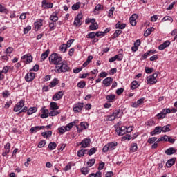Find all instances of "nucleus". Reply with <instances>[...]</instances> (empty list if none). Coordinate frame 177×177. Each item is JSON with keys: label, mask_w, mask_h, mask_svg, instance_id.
Returning <instances> with one entry per match:
<instances>
[{"label": "nucleus", "mask_w": 177, "mask_h": 177, "mask_svg": "<svg viewBox=\"0 0 177 177\" xmlns=\"http://www.w3.org/2000/svg\"><path fill=\"white\" fill-rule=\"evenodd\" d=\"M48 60L51 64L59 66L62 62V57L57 53H53L50 55Z\"/></svg>", "instance_id": "f257e3e1"}, {"label": "nucleus", "mask_w": 177, "mask_h": 177, "mask_svg": "<svg viewBox=\"0 0 177 177\" xmlns=\"http://www.w3.org/2000/svg\"><path fill=\"white\" fill-rule=\"evenodd\" d=\"M118 143L117 142H112L106 144L103 148L102 151L103 153H107L109 150L112 151V150H115V148L117 147V145Z\"/></svg>", "instance_id": "f03ea898"}, {"label": "nucleus", "mask_w": 177, "mask_h": 177, "mask_svg": "<svg viewBox=\"0 0 177 177\" xmlns=\"http://www.w3.org/2000/svg\"><path fill=\"white\" fill-rule=\"evenodd\" d=\"M60 64V66L55 67V73H58L59 74H60V73H66V71H68L69 68L67 64L61 62Z\"/></svg>", "instance_id": "7ed1b4c3"}, {"label": "nucleus", "mask_w": 177, "mask_h": 177, "mask_svg": "<svg viewBox=\"0 0 177 177\" xmlns=\"http://www.w3.org/2000/svg\"><path fill=\"white\" fill-rule=\"evenodd\" d=\"M157 77H158V73H157L147 77V82L148 85H154V84H157Z\"/></svg>", "instance_id": "20e7f679"}, {"label": "nucleus", "mask_w": 177, "mask_h": 177, "mask_svg": "<svg viewBox=\"0 0 177 177\" xmlns=\"http://www.w3.org/2000/svg\"><path fill=\"white\" fill-rule=\"evenodd\" d=\"M171 113L170 109H164L162 111L156 115V117L160 120V118H165L167 114H169Z\"/></svg>", "instance_id": "39448f33"}, {"label": "nucleus", "mask_w": 177, "mask_h": 177, "mask_svg": "<svg viewBox=\"0 0 177 177\" xmlns=\"http://www.w3.org/2000/svg\"><path fill=\"white\" fill-rule=\"evenodd\" d=\"M116 133L119 136H122L127 133V127L122 126V127H117Z\"/></svg>", "instance_id": "423d86ee"}, {"label": "nucleus", "mask_w": 177, "mask_h": 177, "mask_svg": "<svg viewBox=\"0 0 177 177\" xmlns=\"http://www.w3.org/2000/svg\"><path fill=\"white\" fill-rule=\"evenodd\" d=\"M91 145V139L90 138H84L81 142V148L82 149H86V147H89Z\"/></svg>", "instance_id": "0eeeda50"}, {"label": "nucleus", "mask_w": 177, "mask_h": 177, "mask_svg": "<svg viewBox=\"0 0 177 177\" xmlns=\"http://www.w3.org/2000/svg\"><path fill=\"white\" fill-rule=\"evenodd\" d=\"M24 106V100H21L20 102H19L14 107V111L15 113H17V111H20L21 109Z\"/></svg>", "instance_id": "6e6552de"}, {"label": "nucleus", "mask_w": 177, "mask_h": 177, "mask_svg": "<svg viewBox=\"0 0 177 177\" xmlns=\"http://www.w3.org/2000/svg\"><path fill=\"white\" fill-rule=\"evenodd\" d=\"M81 20H82V14H78L75 18V21L73 23L74 26H81V24H82V23H81Z\"/></svg>", "instance_id": "1a4fd4ad"}, {"label": "nucleus", "mask_w": 177, "mask_h": 177, "mask_svg": "<svg viewBox=\"0 0 177 177\" xmlns=\"http://www.w3.org/2000/svg\"><path fill=\"white\" fill-rule=\"evenodd\" d=\"M162 132V127L161 126H158L155 127L154 130L150 133L151 136H154V135H160V133Z\"/></svg>", "instance_id": "9d476101"}, {"label": "nucleus", "mask_w": 177, "mask_h": 177, "mask_svg": "<svg viewBox=\"0 0 177 177\" xmlns=\"http://www.w3.org/2000/svg\"><path fill=\"white\" fill-rule=\"evenodd\" d=\"M82 109H84V103L79 102L73 107V111L74 113H80Z\"/></svg>", "instance_id": "9b49d317"}, {"label": "nucleus", "mask_w": 177, "mask_h": 177, "mask_svg": "<svg viewBox=\"0 0 177 177\" xmlns=\"http://www.w3.org/2000/svg\"><path fill=\"white\" fill-rule=\"evenodd\" d=\"M35 78V73H28L25 76V80L27 82H30Z\"/></svg>", "instance_id": "f8f14e48"}, {"label": "nucleus", "mask_w": 177, "mask_h": 177, "mask_svg": "<svg viewBox=\"0 0 177 177\" xmlns=\"http://www.w3.org/2000/svg\"><path fill=\"white\" fill-rule=\"evenodd\" d=\"M41 4L44 9H51V8H53V3H48L46 0H43Z\"/></svg>", "instance_id": "ddd939ff"}, {"label": "nucleus", "mask_w": 177, "mask_h": 177, "mask_svg": "<svg viewBox=\"0 0 177 177\" xmlns=\"http://www.w3.org/2000/svg\"><path fill=\"white\" fill-rule=\"evenodd\" d=\"M63 95H64V93L63 91H59L58 93H55L53 97V100L56 102L57 100H60L63 97Z\"/></svg>", "instance_id": "4468645a"}, {"label": "nucleus", "mask_w": 177, "mask_h": 177, "mask_svg": "<svg viewBox=\"0 0 177 177\" xmlns=\"http://www.w3.org/2000/svg\"><path fill=\"white\" fill-rule=\"evenodd\" d=\"M44 21L42 19H39V21L35 22V31H38L41 27H42Z\"/></svg>", "instance_id": "2eb2a0df"}, {"label": "nucleus", "mask_w": 177, "mask_h": 177, "mask_svg": "<svg viewBox=\"0 0 177 177\" xmlns=\"http://www.w3.org/2000/svg\"><path fill=\"white\" fill-rule=\"evenodd\" d=\"M111 82H113V77H108L103 80V84L106 87L110 86V85H111Z\"/></svg>", "instance_id": "dca6fc26"}, {"label": "nucleus", "mask_w": 177, "mask_h": 177, "mask_svg": "<svg viewBox=\"0 0 177 177\" xmlns=\"http://www.w3.org/2000/svg\"><path fill=\"white\" fill-rule=\"evenodd\" d=\"M136 19H138V15L133 14V15H131L129 19L131 26H136Z\"/></svg>", "instance_id": "f3484780"}, {"label": "nucleus", "mask_w": 177, "mask_h": 177, "mask_svg": "<svg viewBox=\"0 0 177 177\" xmlns=\"http://www.w3.org/2000/svg\"><path fill=\"white\" fill-rule=\"evenodd\" d=\"M176 161V158H173L171 159H169L166 162V167H167V168H171V167H172V165L175 164Z\"/></svg>", "instance_id": "a211bd4d"}, {"label": "nucleus", "mask_w": 177, "mask_h": 177, "mask_svg": "<svg viewBox=\"0 0 177 177\" xmlns=\"http://www.w3.org/2000/svg\"><path fill=\"white\" fill-rule=\"evenodd\" d=\"M175 153H176V149L174 147H170L165 151V154L167 156H172V154H175Z\"/></svg>", "instance_id": "6ab92c4d"}, {"label": "nucleus", "mask_w": 177, "mask_h": 177, "mask_svg": "<svg viewBox=\"0 0 177 177\" xmlns=\"http://www.w3.org/2000/svg\"><path fill=\"white\" fill-rule=\"evenodd\" d=\"M169 45H171V42H169V41H166L159 46L158 49L159 50H164L165 48H168Z\"/></svg>", "instance_id": "aec40b11"}, {"label": "nucleus", "mask_w": 177, "mask_h": 177, "mask_svg": "<svg viewBox=\"0 0 177 177\" xmlns=\"http://www.w3.org/2000/svg\"><path fill=\"white\" fill-rule=\"evenodd\" d=\"M122 114H124V112L120 109L118 111L116 110L113 113L115 118H121V117H122Z\"/></svg>", "instance_id": "412c9836"}, {"label": "nucleus", "mask_w": 177, "mask_h": 177, "mask_svg": "<svg viewBox=\"0 0 177 177\" xmlns=\"http://www.w3.org/2000/svg\"><path fill=\"white\" fill-rule=\"evenodd\" d=\"M22 60H26L27 63H31L32 62V56L28 55H25L21 57Z\"/></svg>", "instance_id": "4be33fe9"}, {"label": "nucleus", "mask_w": 177, "mask_h": 177, "mask_svg": "<svg viewBox=\"0 0 177 177\" xmlns=\"http://www.w3.org/2000/svg\"><path fill=\"white\" fill-rule=\"evenodd\" d=\"M50 50L49 49L46 50L44 53H43L41 55V62H44L45 59H46L49 56V53Z\"/></svg>", "instance_id": "5701e85b"}, {"label": "nucleus", "mask_w": 177, "mask_h": 177, "mask_svg": "<svg viewBox=\"0 0 177 177\" xmlns=\"http://www.w3.org/2000/svg\"><path fill=\"white\" fill-rule=\"evenodd\" d=\"M48 117H49V110L43 109L41 118H48Z\"/></svg>", "instance_id": "b1692460"}, {"label": "nucleus", "mask_w": 177, "mask_h": 177, "mask_svg": "<svg viewBox=\"0 0 177 177\" xmlns=\"http://www.w3.org/2000/svg\"><path fill=\"white\" fill-rule=\"evenodd\" d=\"M38 109L37 107H31L28 110L27 114L28 115H31V114H34V113H37Z\"/></svg>", "instance_id": "393cba45"}, {"label": "nucleus", "mask_w": 177, "mask_h": 177, "mask_svg": "<svg viewBox=\"0 0 177 177\" xmlns=\"http://www.w3.org/2000/svg\"><path fill=\"white\" fill-rule=\"evenodd\" d=\"M41 136H43V138H46V139H48V138H50V136H52V131H46L43 132L41 133Z\"/></svg>", "instance_id": "a878e982"}, {"label": "nucleus", "mask_w": 177, "mask_h": 177, "mask_svg": "<svg viewBox=\"0 0 177 177\" xmlns=\"http://www.w3.org/2000/svg\"><path fill=\"white\" fill-rule=\"evenodd\" d=\"M125 27H127V24H121L120 21H118L115 25V28H119L120 30H124Z\"/></svg>", "instance_id": "bb28decb"}, {"label": "nucleus", "mask_w": 177, "mask_h": 177, "mask_svg": "<svg viewBox=\"0 0 177 177\" xmlns=\"http://www.w3.org/2000/svg\"><path fill=\"white\" fill-rule=\"evenodd\" d=\"M44 128H45V126H36V127H32L30 129V132L32 133H34V132H36L37 131L39 130H41V129H44Z\"/></svg>", "instance_id": "cd10ccee"}, {"label": "nucleus", "mask_w": 177, "mask_h": 177, "mask_svg": "<svg viewBox=\"0 0 177 177\" xmlns=\"http://www.w3.org/2000/svg\"><path fill=\"white\" fill-rule=\"evenodd\" d=\"M136 150H138V144L132 143L130 147V151H131V153H135Z\"/></svg>", "instance_id": "c85d7f7f"}, {"label": "nucleus", "mask_w": 177, "mask_h": 177, "mask_svg": "<svg viewBox=\"0 0 177 177\" xmlns=\"http://www.w3.org/2000/svg\"><path fill=\"white\" fill-rule=\"evenodd\" d=\"M50 20L55 23L59 20V17H57L56 13H53V15L50 17Z\"/></svg>", "instance_id": "c756f323"}, {"label": "nucleus", "mask_w": 177, "mask_h": 177, "mask_svg": "<svg viewBox=\"0 0 177 177\" xmlns=\"http://www.w3.org/2000/svg\"><path fill=\"white\" fill-rule=\"evenodd\" d=\"M86 151L88 150L86 149H81L77 151V157H84L85 156V153H86Z\"/></svg>", "instance_id": "7c9ffc66"}, {"label": "nucleus", "mask_w": 177, "mask_h": 177, "mask_svg": "<svg viewBox=\"0 0 177 177\" xmlns=\"http://www.w3.org/2000/svg\"><path fill=\"white\" fill-rule=\"evenodd\" d=\"M153 30H154L153 27L147 29V30L144 33V37H149V35H150V34H151V32H153Z\"/></svg>", "instance_id": "2f4dec72"}, {"label": "nucleus", "mask_w": 177, "mask_h": 177, "mask_svg": "<svg viewBox=\"0 0 177 177\" xmlns=\"http://www.w3.org/2000/svg\"><path fill=\"white\" fill-rule=\"evenodd\" d=\"M89 27L91 31H95V30H97V28H99V25L95 22V24H91Z\"/></svg>", "instance_id": "473e14b6"}, {"label": "nucleus", "mask_w": 177, "mask_h": 177, "mask_svg": "<svg viewBox=\"0 0 177 177\" xmlns=\"http://www.w3.org/2000/svg\"><path fill=\"white\" fill-rule=\"evenodd\" d=\"M51 110H59V106L56 102H50V104Z\"/></svg>", "instance_id": "72a5a7b5"}, {"label": "nucleus", "mask_w": 177, "mask_h": 177, "mask_svg": "<svg viewBox=\"0 0 177 177\" xmlns=\"http://www.w3.org/2000/svg\"><path fill=\"white\" fill-rule=\"evenodd\" d=\"M12 52H13V47H8L5 50L4 53L5 55H8V56H10Z\"/></svg>", "instance_id": "f704fd0d"}, {"label": "nucleus", "mask_w": 177, "mask_h": 177, "mask_svg": "<svg viewBox=\"0 0 177 177\" xmlns=\"http://www.w3.org/2000/svg\"><path fill=\"white\" fill-rule=\"evenodd\" d=\"M106 100L109 101L110 102H113L114 99H115V95L111 94V95H108L106 97Z\"/></svg>", "instance_id": "c9c22d12"}, {"label": "nucleus", "mask_w": 177, "mask_h": 177, "mask_svg": "<svg viewBox=\"0 0 177 177\" xmlns=\"http://www.w3.org/2000/svg\"><path fill=\"white\" fill-rule=\"evenodd\" d=\"M57 145L56 142H50L48 145V149L49 150H55L56 149Z\"/></svg>", "instance_id": "e433bc0d"}, {"label": "nucleus", "mask_w": 177, "mask_h": 177, "mask_svg": "<svg viewBox=\"0 0 177 177\" xmlns=\"http://www.w3.org/2000/svg\"><path fill=\"white\" fill-rule=\"evenodd\" d=\"M57 84H59V80H57V78H55L50 83V87L51 88H55V86L57 85Z\"/></svg>", "instance_id": "4c0bfd02"}, {"label": "nucleus", "mask_w": 177, "mask_h": 177, "mask_svg": "<svg viewBox=\"0 0 177 177\" xmlns=\"http://www.w3.org/2000/svg\"><path fill=\"white\" fill-rule=\"evenodd\" d=\"M80 5H81V3L77 2L76 3L73 4L72 6V10H78L80 9Z\"/></svg>", "instance_id": "58836bf2"}, {"label": "nucleus", "mask_w": 177, "mask_h": 177, "mask_svg": "<svg viewBox=\"0 0 177 177\" xmlns=\"http://www.w3.org/2000/svg\"><path fill=\"white\" fill-rule=\"evenodd\" d=\"M138 81H133L131 82V89H132V91H133L134 89H136V88H138Z\"/></svg>", "instance_id": "ea45409f"}, {"label": "nucleus", "mask_w": 177, "mask_h": 177, "mask_svg": "<svg viewBox=\"0 0 177 177\" xmlns=\"http://www.w3.org/2000/svg\"><path fill=\"white\" fill-rule=\"evenodd\" d=\"M86 85V84L85 83V82H80L77 83V86L78 88H80V89H84V88H85Z\"/></svg>", "instance_id": "a19ab883"}, {"label": "nucleus", "mask_w": 177, "mask_h": 177, "mask_svg": "<svg viewBox=\"0 0 177 177\" xmlns=\"http://www.w3.org/2000/svg\"><path fill=\"white\" fill-rule=\"evenodd\" d=\"M81 172L83 175H88L89 174V169L88 167H83L81 169Z\"/></svg>", "instance_id": "79ce46f5"}, {"label": "nucleus", "mask_w": 177, "mask_h": 177, "mask_svg": "<svg viewBox=\"0 0 177 177\" xmlns=\"http://www.w3.org/2000/svg\"><path fill=\"white\" fill-rule=\"evenodd\" d=\"M131 139H132V136L129 135V134H127L124 136H123L122 138V141L124 142V140H131Z\"/></svg>", "instance_id": "37998d69"}, {"label": "nucleus", "mask_w": 177, "mask_h": 177, "mask_svg": "<svg viewBox=\"0 0 177 177\" xmlns=\"http://www.w3.org/2000/svg\"><path fill=\"white\" fill-rule=\"evenodd\" d=\"M59 50L64 53L67 50V45L66 44H62L59 47Z\"/></svg>", "instance_id": "c03bdc74"}, {"label": "nucleus", "mask_w": 177, "mask_h": 177, "mask_svg": "<svg viewBox=\"0 0 177 177\" xmlns=\"http://www.w3.org/2000/svg\"><path fill=\"white\" fill-rule=\"evenodd\" d=\"M96 151H97V149L95 147L91 148L89 151L87 153V154H88V156H93V154H95L96 153Z\"/></svg>", "instance_id": "a18cd8bd"}, {"label": "nucleus", "mask_w": 177, "mask_h": 177, "mask_svg": "<svg viewBox=\"0 0 177 177\" xmlns=\"http://www.w3.org/2000/svg\"><path fill=\"white\" fill-rule=\"evenodd\" d=\"M95 162H96V160H95V159H90L87 162V165H88V167H93V165H95Z\"/></svg>", "instance_id": "49530a36"}, {"label": "nucleus", "mask_w": 177, "mask_h": 177, "mask_svg": "<svg viewBox=\"0 0 177 177\" xmlns=\"http://www.w3.org/2000/svg\"><path fill=\"white\" fill-rule=\"evenodd\" d=\"M122 34V30H115V33L113 34V38H118V35H121Z\"/></svg>", "instance_id": "de8ad7c7"}, {"label": "nucleus", "mask_w": 177, "mask_h": 177, "mask_svg": "<svg viewBox=\"0 0 177 177\" xmlns=\"http://www.w3.org/2000/svg\"><path fill=\"white\" fill-rule=\"evenodd\" d=\"M171 21V23L174 22V19L170 16H166L162 19V21Z\"/></svg>", "instance_id": "09e8293b"}, {"label": "nucleus", "mask_w": 177, "mask_h": 177, "mask_svg": "<svg viewBox=\"0 0 177 177\" xmlns=\"http://www.w3.org/2000/svg\"><path fill=\"white\" fill-rule=\"evenodd\" d=\"M57 114H60V112H58V111H56V110L51 111L49 113V115H50V117H55V115H57Z\"/></svg>", "instance_id": "8fccbe9b"}, {"label": "nucleus", "mask_w": 177, "mask_h": 177, "mask_svg": "<svg viewBox=\"0 0 177 177\" xmlns=\"http://www.w3.org/2000/svg\"><path fill=\"white\" fill-rule=\"evenodd\" d=\"M45 145H46V140H41L39 144H38V147L39 149H42V147H45Z\"/></svg>", "instance_id": "3c124183"}, {"label": "nucleus", "mask_w": 177, "mask_h": 177, "mask_svg": "<svg viewBox=\"0 0 177 177\" xmlns=\"http://www.w3.org/2000/svg\"><path fill=\"white\" fill-rule=\"evenodd\" d=\"M95 37H96V33L93 32H91L86 35V38H90L91 39H93Z\"/></svg>", "instance_id": "603ef678"}, {"label": "nucleus", "mask_w": 177, "mask_h": 177, "mask_svg": "<svg viewBox=\"0 0 177 177\" xmlns=\"http://www.w3.org/2000/svg\"><path fill=\"white\" fill-rule=\"evenodd\" d=\"M147 125L148 127H153V125H156V122L154 120H153L152 119H151L147 121Z\"/></svg>", "instance_id": "864d4df0"}, {"label": "nucleus", "mask_w": 177, "mask_h": 177, "mask_svg": "<svg viewBox=\"0 0 177 177\" xmlns=\"http://www.w3.org/2000/svg\"><path fill=\"white\" fill-rule=\"evenodd\" d=\"M169 127H170L169 124H167V125H166V126H164V127L162 128V131H163V132H169V131H171V129H169Z\"/></svg>", "instance_id": "5fc2aeb1"}, {"label": "nucleus", "mask_w": 177, "mask_h": 177, "mask_svg": "<svg viewBox=\"0 0 177 177\" xmlns=\"http://www.w3.org/2000/svg\"><path fill=\"white\" fill-rule=\"evenodd\" d=\"M115 118V116L112 113L111 115L107 116L106 121H114Z\"/></svg>", "instance_id": "6e6d98bb"}, {"label": "nucleus", "mask_w": 177, "mask_h": 177, "mask_svg": "<svg viewBox=\"0 0 177 177\" xmlns=\"http://www.w3.org/2000/svg\"><path fill=\"white\" fill-rule=\"evenodd\" d=\"M157 140V137H152L148 139L147 142L150 143V145H152V143H154Z\"/></svg>", "instance_id": "4d7b16f0"}, {"label": "nucleus", "mask_w": 177, "mask_h": 177, "mask_svg": "<svg viewBox=\"0 0 177 177\" xmlns=\"http://www.w3.org/2000/svg\"><path fill=\"white\" fill-rule=\"evenodd\" d=\"M114 10H115V8L114 7L111 8L108 14L109 17H113V13H114Z\"/></svg>", "instance_id": "13d9d810"}, {"label": "nucleus", "mask_w": 177, "mask_h": 177, "mask_svg": "<svg viewBox=\"0 0 177 177\" xmlns=\"http://www.w3.org/2000/svg\"><path fill=\"white\" fill-rule=\"evenodd\" d=\"M59 133H61L62 135H63V133H64V132H66V131H67V129L66 128V127H61L60 128L58 129Z\"/></svg>", "instance_id": "bf43d9fd"}, {"label": "nucleus", "mask_w": 177, "mask_h": 177, "mask_svg": "<svg viewBox=\"0 0 177 177\" xmlns=\"http://www.w3.org/2000/svg\"><path fill=\"white\" fill-rule=\"evenodd\" d=\"M80 127H82V129H86V128H88V123L82 122L80 123Z\"/></svg>", "instance_id": "052dcab7"}, {"label": "nucleus", "mask_w": 177, "mask_h": 177, "mask_svg": "<svg viewBox=\"0 0 177 177\" xmlns=\"http://www.w3.org/2000/svg\"><path fill=\"white\" fill-rule=\"evenodd\" d=\"M123 55L122 54H118L115 55V58L116 59V60H118L119 62H121V60H122L123 59Z\"/></svg>", "instance_id": "680f3d73"}, {"label": "nucleus", "mask_w": 177, "mask_h": 177, "mask_svg": "<svg viewBox=\"0 0 177 177\" xmlns=\"http://www.w3.org/2000/svg\"><path fill=\"white\" fill-rule=\"evenodd\" d=\"M73 127H74V123L71 122L68 123L65 128H66V131H70V129H71L73 128Z\"/></svg>", "instance_id": "e2e57ef3"}, {"label": "nucleus", "mask_w": 177, "mask_h": 177, "mask_svg": "<svg viewBox=\"0 0 177 177\" xmlns=\"http://www.w3.org/2000/svg\"><path fill=\"white\" fill-rule=\"evenodd\" d=\"M10 95V93H9V91L8 90H6L2 93L3 97H8Z\"/></svg>", "instance_id": "0e129e2a"}, {"label": "nucleus", "mask_w": 177, "mask_h": 177, "mask_svg": "<svg viewBox=\"0 0 177 177\" xmlns=\"http://www.w3.org/2000/svg\"><path fill=\"white\" fill-rule=\"evenodd\" d=\"M31 30V26H28L24 28V34H28V31Z\"/></svg>", "instance_id": "69168bd1"}, {"label": "nucleus", "mask_w": 177, "mask_h": 177, "mask_svg": "<svg viewBox=\"0 0 177 177\" xmlns=\"http://www.w3.org/2000/svg\"><path fill=\"white\" fill-rule=\"evenodd\" d=\"M123 93H124V88H118V89L116 91V93H117V95H118L122 94Z\"/></svg>", "instance_id": "338daca9"}, {"label": "nucleus", "mask_w": 177, "mask_h": 177, "mask_svg": "<svg viewBox=\"0 0 177 177\" xmlns=\"http://www.w3.org/2000/svg\"><path fill=\"white\" fill-rule=\"evenodd\" d=\"M171 35H175L174 37V41L175 39H177V30L174 29L172 32H171Z\"/></svg>", "instance_id": "774afa93"}]
</instances>
